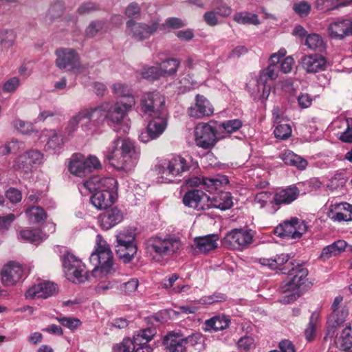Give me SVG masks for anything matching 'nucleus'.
<instances>
[{"label": "nucleus", "mask_w": 352, "mask_h": 352, "mask_svg": "<svg viewBox=\"0 0 352 352\" xmlns=\"http://www.w3.org/2000/svg\"><path fill=\"white\" fill-rule=\"evenodd\" d=\"M104 155L105 160L118 172L126 175L138 164L140 150L134 141L118 137L109 144Z\"/></svg>", "instance_id": "nucleus-1"}, {"label": "nucleus", "mask_w": 352, "mask_h": 352, "mask_svg": "<svg viewBox=\"0 0 352 352\" xmlns=\"http://www.w3.org/2000/svg\"><path fill=\"white\" fill-rule=\"evenodd\" d=\"M117 180L111 177L94 175L78 186L82 195L94 192L90 197L92 205L98 210L106 209L116 199Z\"/></svg>", "instance_id": "nucleus-2"}, {"label": "nucleus", "mask_w": 352, "mask_h": 352, "mask_svg": "<svg viewBox=\"0 0 352 352\" xmlns=\"http://www.w3.org/2000/svg\"><path fill=\"white\" fill-rule=\"evenodd\" d=\"M135 106V102L131 100L129 103L120 100L115 102H103L95 107H89L96 126L107 121V124L116 128L121 124L128 112Z\"/></svg>", "instance_id": "nucleus-3"}, {"label": "nucleus", "mask_w": 352, "mask_h": 352, "mask_svg": "<svg viewBox=\"0 0 352 352\" xmlns=\"http://www.w3.org/2000/svg\"><path fill=\"white\" fill-rule=\"evenodd\" d=\"M89 262L94 267L92 274L96 278L107 276L114 272L113 252L101 234L96 237L95 250L89 256Z\"/></svg>", "instance_id": "nucleus-4"}, {"label": "nucleus", "mask_w": 352, "mask_h": 352, "mask_svg": "<svg viewBox=\"0 0 352 352\" xmlns=\"http://www.w3.org/2000/svg\"><path fill=\"white\" fill-rule=\"evenodd\" d=\"M292 268L288 270L287 278L280 287L282 293L280 302L283 304H289L300 296V287L305 283L308 275V270L300 264L292 263Z\"/></svg>", "instance_id": "nucleus-5"}, {"label": "nucleus", "mask_w": 352, "mask_h": 352, "mask_svg": "<svg viewBox=\"0 0 352 352\" xmlns=\"http://www.w3.org/2000/svg\"><path fill=\"white\" fill-rule=\"evenodd\" d=\"M182 248L179 238L166 235L152 236L145 243V249L154 261L161 262L177 253Z\"/></svg>", "instance_id": "nucleus-6"}, {"label": "nucleus", "mask_w": 352, "mask_h": 352, "mask_svg": "<svg viewBox=\"0 0 352 352\" xmlns=\"http://www.w3.org/2000/svg\"><path fill=\"white\" fill-rule=\"evenodd\" d=\"M192 164L190 157L182 155H173L162 160L156 166L157 175L164 179V182H170L173 177L181 176L189 170Z\"/></svg>", "instance_id": "nucleus-7"}, {"label": "nucleus", "mask_w": 352, "mask_h": 352, "mask_svg": "<svg viewBox=\"0 0 352 352\" xmlns=\"http://www.w3.org/2000/svg\"><path fill=\"white\" fill-rule=\"evenodd\" d=\"M116 252L124 263H129L137 253L135 231L133 229H123L116 234Z\"/></svg>", "instance_id": "nucleus-8"}, {"label": "nucleus", "mask_w": 352, "mask_h": 352, "mask_svg": "<svg viewBox=\"0 0 352 352\" xmlns=\"http://www.w3.org/2000/svg\"><path fill=\"white\" fill-rule=\"evenodd\" d=\"M160 17L155 14L146 23L129 19L126 23V33L133 40L142 41L149 38L160 28Z\"/></svg>", "instance_id": "nucleus-9"}, {"label": "nucleus", "mask_w": 352, "mask_h": 352, "mask_svg": "<svg viewBox=\"0 0 352 352\" xmlns=\"http://www.w3.org/2000/svg\"><path fill=\"white\" fill-rule=\"evenodd\" d=\"M93 117L89 107L82 108L73 115L68 120L64 131L63 136L65 140H69L74 136L79 127V124H80V129L84 132L93 131L96 127Z\"/></svg>", "instance_id": "nucleus-10"}, {"label": "nucleus", "mask_w": 352, "mask_h": 352, "mask_svg": "<svg viewBox=\"0 0 352 352\" xmlns=\"http://www.w3.org/2000/svg\"><path fill=\"white\" fill-rule=\"evenodd\" d=\"M100 168L101 163L96 156L89 155L86 157L81 153L72 155L68 166L69 172L79 177H85L94 170Z\"/></svg>", "instance_id": "nucleus-11"}, {"label": "nucleus", "mask_w": 352, "mask_h": 352, "mask_svg": "<svg viewBox=\"0 0 352 352\" xmlns=\"http://www.w3.org/2000/svg\"><path fill=\"white\" fill-rule=\"evenodd\" d=\"M63 267L66 278L74 283H84L87 279L85 265L74 254L67 253L63 259Z\"/></svg>", "instance_id": "nucleus-12"}, {"label": "nucleus", "mask_w": 352, "mask_h": 352, "mask_svg": "<svg viewBox=\"0 0 352 352\" xmlns=\"http://www.w3.org/2000/svg\"><path fill=\"white\" fill-rule=\"evenodd\" d=\"M140 109L148 116H156L165 113V99L158 91L144 93L140 99Z\"/></svg>", "instance_id": "nucleus-13"}, {"label": "nucleus", "mask_w": 352, "mask_h": 352, "mask_svg": "<svg viewBox=\"0 0 352 352\" xmlns=\"http://www.w3.org/2000/svg\"><path fill=\"white\" fill-rule=\"evenodd\" d=\"M307 228L308 226L305 221L293 217L276 226L274 233L283 239H298L307 231Z\"/></svg>", "instance_id": "nucleus-14"}, {"label": "nucleus", "mask_w": 352, "mask_h": 352, "mask_svg": "<svg viewBox=\"0 0 352 352\" xmlns=\"http://www.w3.org/2000/svg\"><path fill=\"white\" fill-rule=\"evenodd\" d=\"M153 119L148 123L147 127L141 130L138 134V139L143 143L158 138L166 130L168 124L166 113L156 116H151Z\"/></svg>", "instance_id": "nucleus-15"}, {"label": "nucleus", "mask_w": 352, "mask_h": 352, "mask_svg": "<svg viewBox=\"0 0 352 352\" xmlns=\"http://www.w3.org/2000/svg\"><path fill=\"white\" fill-rule=\"evenodd\" d=\"M56 65L60 69L80 73L82 71L79 56L70 48H59L56 50Z\"/></svg>", "instance_id": "nucleus-16"}, {"label": "nucleus", "mask_w": 352, "mask_h": 352, "mask_svg": "<svg viewBox=\"0 0 352 352\" xmlns=\"http://www.w3.org/2000/svg\"><path fill=\"white\" fill-rule=\"evenodd\" d=\"M43 158V155L41 151L31 149L16 157L12 167L16 170L28 173L42 163Z\"/></svg>", "instance_id": "nucleus-17"}, {"label": "nucleus", "mask_w": 352, "mask_h": 352, "mask_svg": "<svg viewBox=\"0 0 352 352\" xmlns=\"http://www.w3.org/2000/svg\"><path fill=\"white\" fill-rule=\"evenodd\" d=\"M217 130L208 123H199L195 129L196 145L204 149L213 147L217 142Z\"/></svg>", "instance_id": "nucleus-18"}, {"label": "nucleus", "mask_w": 352, "mask_h": 352, "mask_svg": "<svg viewBox=\"0 0 352 352\" xmlns=\"http://www.w3.org/2000/svg\"><path fill=\"white\" fill-rule=\"evenodd\" d=\"M250 230L242 228L232 229L223 238V244L230 249H243L252 241Z\"/></svg>", "instance_id": "nucleus-19"}, {"label": "nucleus", "mask_w": 352, "mask_h": 352, "mask_svg": "<svg viewBox=\"0 0 352 352\" xmlns=\"http://www.w3.org/2000/svg\"><path fill=\"white\" fill-rule=\"evenodd\" d=\"M156 333V329L154 327H148L135 331L133 340L124 339L122 341V351L133 352L138 346H148V342L153 339Z\"/></svg>", "instance_id": "nucleus-20"}, {"label": "nucleus", "mask_w": 352, "mask_h": 352, "mask_svg": "<svg viewBox=\"0 0 352 352\" xmlns=\"http://www.w3.org/2000/svg\"><path fill=\"white\" fill-rule=\"evenodd\" d=\"M23 269L18 263L10 261L6 264L1 272V280L4 286H13L23 277Z\"/></svg>", "instance_id": "nucleus-21"}, {"label": "nucleus", "mask_w": 352, "mask_h": 352, "mask_svg": "<svg viewBox=\"0 0 352 352\" xmlns=\"http://www.w3.org/2000/svg\"><path fill=\"white\" fill-rule=\"evenodd\" d=\"M208 195L203 190L194 189L188 190L183 197V203L186 206L197 211L208 209Z\"/></svg>", "instance_id": "nucleus-22"}, {"label": "nucleus", "mask_w": 352, "mask_h": 352, "mask_svg": "<svg viewBox=\"0 0 352 352\" xmlns=\"http://www.w3.org/2000/svg\"><path fill=\"white\" fill-rule=\"evenodd\" d=\"M228 179L225 175H218L215 177H192L186 181L188 186H201L206 190L211 192L217 190L222 185L227 184Z\"/></svg>", "instance_id": "nucleus-23"}, {"label": "nucleus", "mask_w": 352, "mask_h": 352, "mask_svg": "<svg viewBox=\"0 0 352 352\" xmlns=\"http://www.w3.org/2000/svg\"><path fill=\"white\" fill-rule=\"evenodd\" d=\"M56 285L48 280H41L30 287L25 293L27 298H47L56 294Z\"/></svg>", "instance_id": "nucleus-24"}, {"label": "nucleus", "mask_w": 352, "mask_h": 352, "mask_svg": "<svg viewBox=\"0 0 352 352\" xmlns=\"http://www.w3.org/2000/svg\"><path fill=\"white\" fill-rule=\"evenodd\" d=\"M195 100V104L188 109V113L190 117L201 118L205 116H210L213 113V107L205 96L197 94Z\"/></svg>", "instance_id": "nucleus-25"}, {"label": "nucleus", "mask_w": 352, "mask_h": 352, "mask_svg": "<svg viewBox=\"0 0 352 352\" xmlns=\"http://www.w3.org/2000/svg\"><path fill=\"white\" fill-rule=\"evenodd\" d=\"M327 32L331 38L343 39L352 34V21L349 19H338L329 25Z\"/></svg>", "instance_id": "nucleus-26"}, {"label": "nucleus", "mask_w": 352, "mask_h": 352, "mask_svg": "<svg viewBox=\"0 0 352 352\" xmlns=\"http://www.w3.org/2000/svg\"><path fill=\"white\" fill-rule=\"evenodd\" d=\"M343 298L341 296L336 297L331 308L332 313L328 318V323L333 328H336L341 325L346 320L349 315L348 309L342 305Z\"/></svg>", "instance_id": "nucleus-27"}, {"label": "nucleus", "mask_w": 352, "mask_h": 352, "mask_svg": "<svg viewBox=\"0 0 352 352\" xmlns=\"http://www.w3.org/2000/svg\"><path fill=\"white\" fill-rule=\"evenodd\" d=\"M246 89L250 96L255 99L267 100L270 94V87L261 81L258 76L251 77L246 84Z\"/></svg>", "instance_id": "nucleus-28"}, {"label": "nucleus", "mask_w": 352, "mask_h": 352, "mask_svg": "<svg viewBox=\"0 0 352 352\" xmlns=\"http://www.w3.org/2000/svg\"><path fill=\"white\" fill-rule=\"evenodd\" d=\"M300 64L307 73L314 74L325 69L326 60L320 54H311L302 56Z\"/></svg>", "instance_id": "nucleus-29"}, {"label": "nucleus", "mask_w": 352, "mask_h": 352, "mask_svg": "<svg viewBox=\"0 0 352 352\" xmlns=\"http://www.w3.org/2000/svg\"><path fill=\"white\" fill-rule=\"evenodd\" d=\"M300 190L295 185L285 188L278 189L274 195L273 200L276 205H287L292 203L299 196Z\"/></svg>", "instance_id": "nucleus-30"}, {"label": "nucleus", "mask_w": 352, "mask_h": 352, "mask_svg": "<svg viewBox=\"0 0 352 352\" xmlns=\"http://www.w3.org/2000/svg\"><path fill=\"white\" fill-rule=\"evenodd\" d=\"M123 219V213L117 207L112 208L101 214L99 217V222L103 230H109L120 223Z\"/></svg>", "instance_id": "nucleus-31"}, {"label": "nucleus", "mask_w": 352, "mask_h": 352, "mask_svg": "<svg viewBox=\"0 0 352 352\" xmlns=\"http://www.w3.org/2000/svg\"><path fill=\"white\" fill-rule=\"evenodd\" d=\"M218 240L219 236L214 234L196 237L193 247L196 252L206 254L217 248Z\"/></svg>", "instance_id": "nucleus-32"}, {"label": "nucleus", "mask_w": 352, "mask_h": 352, "mask_svg": "<svg viewBox=\"0 0 352 352\" xmlns=\"http://www.w3.org/2000/svg\"><path fill=\"white\" fill-rule=\"evenodd\" d=\"M334 344L339 350L352 352V323L347 324L336 335Z\"/></svg>", "instance_id": "nucleus-33"}, {"label": "nucleus", "mask_w": 352, "mask_h": 352, "mask_svg": "<svg viewBox=\"0 0 352 352\" xmlns=\"http://www.w3.org/2000/svg\"><path fill=\"white\" fill-rule=\"evenodd\" d=\"M42 135L50 137L45 146V149L53 154L58 153L67 141L63 135L57 133L55 131H43Z\"/></svg>", "instance_id": "nucleus-34"}, {"label": "nucleus", "mask_w": 352, "mask_h": 352, "mask_svg": "<svg viewBox=\"0 0 352 352\" xmlns=\"http://www.w3.org/2000/svg\"><path fill=\"white\" fill-rule=\"evenodd\" d=\"M208 209L211 208H218L221 210H226L233 205L232 197L229 192L221 191L214 195L212 198L208 196Z\"/></svg>", "instance_id": "nucleus-35"}, {"label": "nucleus", "mask_w": 352, "mask_h": 352, "mask_svg": "<svg viewBox=\"0 0 352 352\" xmlns=\"http://www.w3.org/2000/svg\"><path fill=\"white\" fill-rule=\"evenodd\" d=\"M167 352H185L184 337L177 333H169L163 340Z\"/></svg>", "instance_id": "nucleus-36"}, {"label": "nucleus", "mask_w": 352, "mask_h": 352, "mask_svg": "<svg viewBox=\"0 0 352 352\" xmlns=\"http://www.w3.org/2000/svg\"><path fill=\"white\" fill-rule=\"evenodd\" d=\"M346 243L344 240H338L324 247L320 255V258L325 261L331 257L337 256L343 252L346 248Z\"/></svg>", "instance_id": "nucleus-37"}, {"label": "nucleus", "mask_w": 352, "mask_h": 352, "mask_svg": "<svg viewBox=\"0 0 352 352\" xmlns=\"http://www.w3.org/2000/svg\"><path fill=\"white\" fill-rule=\"evenodd\" d=\"M230 324V317L224 314L214 316L205 322V329L208 331L214 330L218 331L223 330L229 327Z\"/></svg>", "instance_id": "nucleus-38"}, {"label": "nucleus", "mask_w": 352, "mask_h": 352, "mask_svg": "<svg viewBox=\"0 0 352 352\" xmlns=\"http://www.w3.org/2000/svg\"><path fill=\"white\" fill-rule=\"evenodd\" d=\"M180 65L179 59L168 58L162 60L159 67L163 77H170L177 74Z\"/></svg>", "instance_id": "nucleus-39"}, {"label": "nucleus", "mask_w": 352, "mask_h": 352, "mask_svg": "<svg viewBox=\"0 0 352 352\" xmlns=\"http://www.w3.org/2000/svg\"><path fill=\"white\" fill-rule=\"evenodd\" d=\"M112 91L118 98H123L126 101L124 103H129L131 100L136 103L135 98L133 94V90L130 86L121 82H116L112 85Z\"/></svg>", "instance_id": "nucleus-40"}, {"label": "nucleus", "mask_w": 352, "mask_h": 352, "mask_svg": "<svg viewBox=\"0 0 352 352\" xmlns=\"http://www.w3.org/2000/svg\"><path fill=\"white\" fill-rule=\"evenodd\" d=\"M233 20L240 25H258L261 23L257 14L247 11L236 12L233 15Z\"/></svg>", "instance_id": "nucleus-41"}, {"label": "nucleus", "mask_w": 352, "mask_h": 352, "mask_svg": "<svg viewBox=\"0 0 352 352\" xmlns=\"http://www.w3.org/2000/svg\"><path fill=\"white\" fill-rule=\"evenodd\" d=\"M18 237L31 243H38L46 238V235L38 229H24L19 232Z\"/></svg>", "instance_id": "nucleus-42"}, {"label": "nucleus", "mask_w": 352, "mask_h": 352, "mask_svg": "<svg viewBox=\"0 0 352 352\" xmlns=\"http://www.w3.org/2000/svg\"><path fill=\"white\" fill-rule=\"evenodd\" d=\"M282 160L286 164L296 166L300 170H304L307 166L306 160L290 151H285L282 155Z\"/></svg>", "instance_id": "nucleus-43"}, {"label": "nucleus", "mask_w": 352, "mask_h": 352, "mask_svg": "<svg viewBox=\"0 0 352 352\" xmlns=\"http://www.w3.org/2000/svg\"><path fill=\"white\" fill-rule=\"evenodd\" d=\"M25 214L30 223L36 224L43 222L47 218V214L40 206H32L25 210Z\"/></svg>", "instance_id": "nucleus-44"}, {"label": "nucleus", "mask_w": 352, "mask_h": 352, "mask_svg": "<svg viewBox=\"0 0 352 352\" xmlns=\"http://www.w3.org/2000/svg\"><path fill=\"white\" fill-rule=\"evenodd\" d=\"M311 50L322 52L325 50L326 45L323 38L318 34H309L305 43Z\"/></svg>", "instance_id": "nucleus-45"}, {"label": "nucleus", "mask_w": 352, "mask_h": 352, "mask_svg": "<svg viewBox=\"0 0 352 352\" xmlns=\"http://www.w3.org/2000/svg\"><path fill=\"white\" fill-rule=\"evenodd\" d=\"M12 127L23 135H28L34 131L32 122L19 118H14L11 122Z\"/></svg>", "instance_id": "nucleus-46"}, {"label": "nucleus", "mask_w": 352, "mask_h": 352, "mask_svg": "<svg viewBox=\"0 0 352 352\" xmlns=\"http://www.w3.org/2000/svg\"><path fill=\"white\" fill-rule=\"evenodd\" d=\"M278 72L277 63L270 62L268 67L260 72L259 77L261 78V81L264 82L266 85L268 80H275L278 77Z\"/></svg>", "instance_id": "nucleus-47"}, {"label": "nucleus", "mask_w": 352, "mask_h": 352, "mask_svg": "<svg viewBox=\"0 0 352 352\" xmlns=\"http://www.w3.org/2000/svg\"><path fill=\"white\" fill-rule=\"evenodd\" d=\"M16 39V34L13 30H0V46L3 49H8L12 47Z\"/></svg>", "instance_id": "nucleus-48"}, {"label": "nucleus", "mask_w": 352, "mask_h": 352, "mask_svg": "<svg viewBox=\"0 0 352 352\" xmlns=\"http://www.w3.org/2000/svg\"><path fill=\"white\" fill-rule=\"evenodd\" d=\"M25 148L23 142L19 141L16 139L12 140L10 142L0 147V153L3 155L9 153H16Z\"/></svg>", "instance_id": "nucleus-49"}, {"label": "nucleus", "mask_w": 352, "mask_h": 352, "mask_svg": "<svg viewBox=\"0 0 352 352\" xmlns=\"http://www.w3.org/2000/svg\"><path fill=\"white\" fill-rule=\"evenodd\" d=\"M340 122L345 128L344 130L340 133V139L342 142L352 143V118L343 119Z\"/></svg>", "instance_id": "nucleus-50"}, {"label": "nucleus", "mask_w": 352, "mask_h": 352, "mask_svg": "<svg viewBox=\"0 0 352 352\" xmlns=\"http://www.w3.org/2000/svg\"><path fill=\"white\" fill-rule=\"evenodd\" d=\"M142 77L148 80H154L163 77L160 67L146 66L142 69Z\"/></svg>", "instance_id": "nucleus-51"}, {"label": "nucleus", "mask_w": 352, "mask_h": 352, "mask_svg": "<svg viewBox=\"0 0 352 352\" xmlns=\"http://www.w3.org/2000/svg\"><path fill=\"white\" fill-rule=\"evenodd\" d=\"M276 126L274 131V135L276 138L286 140L292 135V127L287 123L276 124Z\"/></svg>", "instance_id": "nucleus-52"}, {"label": "nucleus", "mask_w": 352, "mask_h": 352, "mask_svg": "<svg viewBox=\"0 0 352 352\" xmlns=\"http://www.w3.org/2000/svg\"><path fill=\"white\" fill-rule=\"evenodd\" d=\"M104 24V21L102 20L91 21L85 30L86 36L89 38L94 37L98 33L103 30Z\"/></svg>", "instance_id": "nucleus-53"}, {"label": "nucleus", "mask_w": 352, "mask_h": 352, "mask_svg": "<svg viewBox=\"0 0 352 352\" xmlns=\"http://www.w3.org/2000/svg\"><path fill=\"white\" fill-rule=\"evenodd\" d=\"M237 346L241 351H249L256 347L255 340L251 336H242L237 342Z\"/></svg>", "instance_id": "nucleus-54"}, {"label": "nucleus", "mask_w": 352, "mask_h": 352, "mask_svg": "<svg viewBox=\"0 0 352 352\" xmlns=\"http://www.w3.org/2000/svg\"><path fill=\"white\" fill-rule=\"evenodd\" d=\"M227 296L221 292H214L212 295L206 296L199 299V303L203 305H211L216 302L226 301Z\"/></svg>", "instance_id": "nucleus-55"}, {"label": "nucleus", "mask_w": 352, "mask_h": 352, "mask_svg": "<svg viewBox=\"0 0 352 352\" xmlns=\"http://www.w3.org/2000/svg\"><path fill=\"white\" fill-rule=\"evenodd\" d=\"M318 318V315L316 313H313L310 316L309 324L305 330V337L308 341L312 340L314 338Z\"/></svg>", "instance_id": "nucleus-56"}, {"label": "nucleus", "mask_w": 352, "mask_h": 352, "mask_svg": "<svg viewBox=\"0 0 352 352\" xmlns=\"http://www.w3.org/2000/svg\"><path fill=\"white\" fill-rule=\"evenodd\" d=\"M311 5L305 1L296 2L293 6V10L300 17H306L311 11Z\"/></svg>", "instance_id": "nucleus-57"}, {"label": "nucleus", "mask_w": 352, "mask_h": 352, "mask_svg": "<svg viewBox=\"0 0 352 352\" xmlns=\"http://www.w3.org/2000/svg\"><path fill=\"white\" fill-rule=\"evenodd\" d=\"M56 320L64 327L74 331L76 329L80 324L81 322L78 318L71 317H59Z\"/></svg>", "instance_id": "nucleus-58"}, {"label": "nucleus", "mask_w": 352, "mask_h": 352, "mask_svg": "<svg viewBox=\"0 0 352 352\" xmlns=\"http://www.w3.org/2000/svg\"><path fill=\"white\" fill-rule=\"evenodd\" d=\"M179 83L184 87V90H189L197 86V83L192 79L189 74H182L179 76Z\"/></svg>", "instance_id": "nucleus-59"}, {"label": "nucleus", "mask_w": 352, "mask_h": 352, "mask_svg": "<svg viewBox=\"0 0 352 352\" xmlns=\"http://www.w3.org/2000/svg\"><path fill=\"white\" fill-rule=\"evenodd\" d=\"M328 215L329 218L333 221H352V211H345V212H333L331 210L329 211Z\"/></svg>", "instance_id": "nucleus-60"}, {"label": "nucleus", "mask_w": 352, "mask_h": 352, "mask_svg": "<svg viewBox=\"0 0 352 352\" xmlns=\"http://www.w3.org/2000/svg\"><path fill=\"white\" fill-rule=\"evenodd\" d=\"M298 107L300 109H307L312 104L314 97L307 93H300L296 97Z\"/></svg>", "instance_id": "nucleus-61"}, {"label": "nucleus", "mask_w": 352, "mask_h": 352, "mask_svg": "<svg viewBox=\"0 0 352 352\" xmlns=\"http://www.w3.org/2000/svg\"><path fill=\"white\" fill-rule=\"evenodd\" d=\"M185 25V23L180 19L176 17L168 18L165 23L160 25V28L162 30H166V28H170L177 29Z\"/></svg>", "instance_id": "nucleus-62"}, {"label": "nucleus", "mask_w": 352, "mask_h": 352, "mask_svg": "<svg viewBox=\"0 0 352 352\" xmlns=\"http://www.w3.org/2000/svg\"><path fill=\"white\" fill-rule=\"evenodd\" d=\"M221 126L228 133H233L242 126V122L239 119L229 120L222 122Z\"/></svg>", "instance_id": "nucleus-63"}, {"label": "nucleus", "mask_w": 352, "mask_h": 352, "mask_svg": "<svg viewBox=\"0 0 352 352\" xmlns=\"http://www.w3.org/2000/svg\"><path fill=\"white\" fill-rule=\"evenodd\" d=\"M117 283L114 280H104L100 281L95 287V291L98 294H104L108 290L116 287Z\"/></svg>", "instance_id": "nucleus-64"}]
</instances>
